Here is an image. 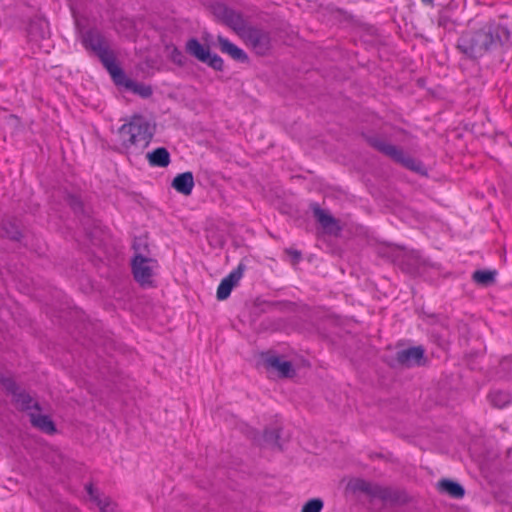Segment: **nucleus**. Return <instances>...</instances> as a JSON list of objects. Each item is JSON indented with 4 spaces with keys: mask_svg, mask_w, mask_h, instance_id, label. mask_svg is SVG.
I'll use <instances>...</instances> for the list:
<instances>
[{
    "mask_svg": "<svg viewBox=\"0 0 512 512\" xmlns=\"http://www.w3.org/2000/svg\"><path fill=\"white\" fill-rule=\"evenodd\" d=\"M511 37L507 27L489 22L477 30L462 32L456 48L467 58L475 60L504 46Z\"/></svg>",
    "mask_w": 512,
    "mask_h": 512,
    "instance_id": "1",
    "label": "nucleus"
},
{
    "mask_svg": "<svg viewBox=\"0 0 512 512\" xmlns=\"http://www.w3.org/2000/svg\"><path fill=\"white\" fill-rule=\"evenodd\" d=\"M118 134L126 151L132 148L142 151L150 144L154 128L144 116L134 115L128 123L118 129Z\"/></svg>",
    "mask_w": 512,
    "mask_h": 512,
    "instance_id": "2",
    "label": "nucleus"
},
{
    "mask_svg": "<svg viewBox=\"0 0 512 512\" xmlns=\"http://www.w3.org/2000/svg\"><path fill=\"white\" fill-rule=\"evenodd\" d=\"M82 45L86 50L92 51L101 61L111 76L121 75V67L116 63L114 52L105 36L97 29H88L81 36Z\"/></svg>",
    "mask_w": 512,
    "mask_h": 512,
    "instance_id": "3",
    "label": "nucleus"
},
{
    "mask_svg": "<svg viewBox=\"0 0 512 512\" xmlns=\"http://www.w3.org/2000/svg\"><path fill=\"white\" fill-rule=\"evenodd\" d=\"M366 141L372 148L389 157L402 167L420 174L425 173V169L421 161L414 159L410 155L406 154L403 149L386 142L381 137L377 135L367 136Z\"/></svg>",
    "mask_w": 512,
    "mask_h": 512,
    "instance_id": "4",
    "label": "nucleus"
},
{
    "mask_svg": "<svg viewBox=\"0 0 512 512\" xmlns=\"http://www.w3.org/2000/svg\"><path fill=\"white\" fill-rule=\"evenodd\" d=\"M135 255L131 260V269L136 282L141 286H151L153 283V270L158 267L156 259L145 256L141 252V244L134 242ZM143 250L148 251L147 244H143Z\"/></svg>",
    "mask_w": 512,
    "mask_h": 512,
    "instance_id": "5",
    "label": "nucleus"
},
{
    "mask_svg": "<svg viewBox=\"0 0 512 512\" xmlns=\"http://www.w3.org/2000/svg\"><path fill=\"white\" fill-rule=\"evenodd\" d=\"M0 385L13 397V403L19 411L27 413L32 412V409L42 411L40 403L35 401L26 390L21 389L13 377L1 375Z\"/></svg>",
    "mask_w": 512,
    "mask_h": 512,
    "instance_id": "6",
    "label": "nucleus"
},
{
    "mask_svg": "<svg viewBox=\"0 0 512 512\" xmlns=\"http://www.w3.org/2000/svg\"><path fill=\"white\" fill-rule=\"evenodd\" d=\"M185 50L189 55L213 70L218 72L224 70L223 59L216 53H212L210 47L203 45L197 38L188 39L185 44Z\"/></svg>",
    "mask_w": 512,
    "mask_h": 512,
    "instance_id": "7",
    "label": "nucleus"
},
{
    "mask_svg": "<svg viewBox=\"0 0 512 512\" xmlns=\"http://www.w3.org/2000/svg\"><path fill=\"white\" fill-rule=\"evenodd\" d=\"M211 12L218 22L240 33L246 27V21L241 12L232 9L225 3L216 2L211 6Z\"/></svg>",
    "mask_w": 512,
    "mask_h": 512,
    "instance_id": "8",
    "label": "nucleus"
},
{
    "mask_svg": "<svg viewBox=\"0 0 512 512\" xmlns=\"http://www.w3.org/2000/svg\"><path fill=\"white\" fill-rule=\"evenodd\" d=\"M242 37L247 46H249L256 55L266 56L272 48L270 33L264 29L257 27H245Z\"/></svg>",
    "mask_w": 512,
    "mask_h": 512,
    "instance_id": "9",
    "label": "nucleus"
},
{
    "mask_svg": "<svg viewBox=\"0 0 512 512\" xmlns=\"http://www.w3.org/2000/svg\"><path fill=\"white\" fill-rule=\"evenodd\" d=\"M394 262L407 274L416 275L420 268L426 265L417 251L401 249L394 256Z\"/></svg>",
    "mask_w": 512,
    "mask_h": 512,
    "instance_id": "10",
    "label": "nucleus"
},
{
    "mask_svg": "<svg viewBox=\"0 0 512 512\" xmlns=\"http://www.w3.org/2000/svg\"><path fill=\"white\" fill-rule=\"evenodd\" d=\"M395 360L399 366L412 368L425 365V349L422 346H414L396 352Z\"/></svg>",
    "mask_w": 512,
    "mask_h": 512,
    "instance_id": "11",
    "label": "nucleus"
},
{
    "mask_svg": "<svg viewBox=\"0 0 512 512\" xmlns=\"http://www.w3.org/2000/svg\"><path fill=\"white\" fill-rule=\"evenodd\" d=\"M245 268L243 263H239L231 273L221 280L216 293V297L219 301L226 300L230 296L232 289L242 278Z\"/></svg>",
    "mask_w": 512,
    "mask_h": 512,
    "instance_id": "12",
    "label": "nucleus"
},
{
    "mask_svg": "<svg viewBox=\"0 0 512 512\" xmlns=\"http://www.w3.org/2000/svg\"><path fill=\"white\" fill-rule=\"evenodd\" d=\"M264 366L269 370H275L282 378H292L296 375V371L290 361L283 360L278 355L265 353L262 355Z\"/></svg>",
    "mask_w": 512,
    "mask_h": 512,
    "instance_id": "13",
    "label": "nucleus"
},
{
    "mask_svg": "<svg viewBox=\"0 0 512 512\" xmlns=\"http://www.w3.org/2000/svg\"><path fill=\"white\" fill-rule=\"evenodd\" d=\"M111 77L116 85L124 86L126 89L132 91L134 94H137L142 98H149L153 94L151 86L129 79L122 68L121 75L119 77L116 75Z\"/></svg>",
    "mask_w": 512,
    "mask_h": 512,
    "instance_id": "14",
    "label": "nucleus"
},
{
    "mask_svg": "<svg viewBox=\"0 0 512 512\" xmlns=\"http://www.w3.org/2000/svg\"><path fill=\"white\" fill-rule=\"evenodd\" d=\"M217 44H218L219 50L223 54H227L228 56H230L234 61L239 62V63H248L249 62V57H248L247 53L243 49L239 48L237 45L232 43L226 37H224L222 35H218L217 36Z\"/></svg>",
    "mask_w": 512,
    "mask_h": 512,
    "instance_id": "15",
    "label": "nucleus"
},
{
    "mask_svg": "<svg viewBox=\"0 0 512 512\" xmlns=\"http://www.w3.org/2000/svg\"><path fill=\"white\" fill-rule=\"evenodd\" d=\"M31 425L39 431L53 435L57 432L56 424L48 415H42L35 412L28 413Z\"/></svg>",
    "mask_w": 512,
    "mask_h": 512,
    "instance_id": "16",
    "label": "nucleus"
},
{
    "mask_svg": "<svg viewBox=\"0 0 512 512\" xmlns=\"http://www.w3.org/2000/svg\"><path fill=\"white\" fill-rule=\"evenodd\" d=\"M376 498L391 504H403L407 501V494L399 489L378 485Z\"/></svg>",
    "mask_w": 512,
    "mask_h": 512,
    "instance_id": "17",
    "label": "nucleus"
},
{
    "mask_svg": "<svg viewBox=\"0 0 512 512\" xmlns=\"http://www.w3.org/2000/svg\"><path fill=\"white\" fill-rule=\"evenodd\" d=\"M64 201L73 210L74 214L80 219L84 226L90 224L92 220L85 210L82 199L78 195L67 193L64 197Z\"/></svg>",
    "mask_w": 512,
    "mask_h": 512,
    "instance_id": "18",
    "label": "nucleus"
},
{
    "mask_svg": "<svg viewBox=\"0 0 512 512\" xmlns=\"http://www.w3.org/2000/svg\"><path fill=\"white\" fill-rule=\"evenodd\" d=\"M171 186L180 194L189 196L194 187V176L191 171L177 174L172 180Z\"/></svg>",
    "mask_w": 512,
    "mask_h": 512,
    "instance_id": "19",
    "label": "nucleus"
},
{
    "mask_svg": "<svg viewBox=\"0 0 512 512\" xmlns=\"http://www.w3.org/2000/svg\"><path fill=\"white\" fill-rule=\"evenodd\" d=\"M2 237L8 238L11 241L20 242L23 238V233L20 225L15 218L7 217L1 220Z\"/></svg>",
    "mask_w": 512,
    "mask_h": 512,
    "instance_id": "20",
    "label": "nucleus"
},
{
    "mask_svg": "<svg viewBox=\"0 0 512 512\" xmlns=\"http://www.w3.org/2000/svg\"><path fill=\"white\" fill-rule=\"evenodd\" d=\"M310 207L315 219L320 223L323 229L328 232H332L333 228L340 230V227L337 225V220L328 212L320 208L317 203H312Z\"/></svg>",
    "mask_w": 512,
    "mask_h": 512,
    "instance_id": "21",
    "label": "nucleus"
},
{
    "mask_svg": "<svg viewBox=\"0 0 512 512\" xmlns=\"http://www.w3.org/2000/svg\"><path fill=\"white\" fill-rule=\"evenodd\" d=\"M146 159L151 167L165 168L171 162L169 151L165 147H157L146 154Z\"/></svg>",
    "mask_w": 512,
    "mask_h": 512,
    "instance_id": "22",
    "label": "nucleus"
},
{
    "mask_svg": "<svg viewBox=\"0 0 512 512\" xmlns=\"http://www.w3.org/2000/svg\"><path fill=\"white\" fill-rule=\"evenodd\" d=\"M437 488L440 493L455 499H460L465 495L464 487L459 482L451 479H441L437 484Z\"/></svg>",
    "mask_w": 512,
    "mask_h": 512,
    "instance_id": "23",
    "label": "nucleus"
},
{
    "mask_svg": "<svg viewBox=\"0 0 512 512\" xmlns=\"http://www.w3.org/2000/svg\"><path fill=\"white\" fill-rule=\"evenodd\" d=\"M347 488L353 493H364L367 496L376 498L378 484H372L364 479L356 478L348 483Z\"/></svg>",
    "mask_w": 512,
    "mask_h": 512,
    "instance_id": "24",
    "label": "nucleus"
},
{
    "mask_svg": "<svg viewBox=\"0 0 512 512\" xmlns=\"http://www.w3.org/2000/svg\"><path fill=\"white\" fill-rule=\"evenodd\" d=\"M279 440L280 429H265L261 440H259V445L282 450V445Z\"/></svg>",
    "mask_w": 512,
    "mask_h": 512,
    "instance_id": "25",
    "label": "nucleus"
},
{
    "mask_svg": "<svg viewBox=\"0 0 512 512\" xmlns=\"http://www.w3.org/2000/svg\"><path fill=\"white\" fill-rule=\"evenodd\" d=\"M490 404L497 409H503L511 403V395L507 391L493 390L488 394Z\"/></svg>",
    "mask_w": 512,
    "mask_h": 512,
    "instance_id": "26",
    "label": "nucleus"
},
{
    "mask_svg": "<svg viewBox=\"0 0 512 512\" xmlns=\"http://www.w3.org/2000/svg\"><path fill=\"white\" fill-rule=\"evenodd\" d=\"M496 271L492 270H476L472 274V280L484 287H488L495 282Z\"/></svg>",
    "mask_w": 512,
    "mask_h": 512,
    "instance_id": "27",
    "label": "nucleus"
},
{
    "mask_svg": "<svg viewBox=\"0 0 512 512\" xmlns=\"http://www.w3.org/2000/svg\"><path fill=\"white\" fill-rule=\"evenodd\" d=\"M324 503L320 498L309 499L301 509V512H321Z\"/></svg>",
    "mask_w": 512,
    "mask_h": 512,
    "instance_id": "28",
    "label": "nucleus"
},
{
    "mask_svg": "<svg viewBox=\"0 0 512 512\" xmlns=\"http://www.w3.org/2000/svg\"><path fill=\"white\" fill-rule=\"evenodd\" d=\"M170 60L174 64H176V65H178L180 67L184 66L185 63H186V58H185L183 52L181 50H179L175 46L173 47V49H172V51L170 53Z\"/></svg>",
    "mask_w": 512,
    "mask_h": 512,
    "instance_id": "29",
    "label": "nucleus"
},
{
    "mask_svg": "<svg viewBox=\"0 0 512 512\" xmlns=\"http://www.w3.org/2000/svg\"><path fill=\"white\" fill-rule=\"evenodd\" d=\"M437 21L439 27H443L449 31L454 29V22L446 13L439 14Z\"/></svg>",
    "mask_w": 512,
    "mask_h": 512,
    "instance_id": "30",
    "label": "nucleus"
},
{
    "mask_svg": "<svg viewBox=\"0 0 512 512\" xmlns=\"http://www.w3.org/2000/svg\"><path fill=\"white\" fill-rule=\"evenodd\" d=\"M284 252L290 256L291 258V264L293 266L297 265L302 260V253L299 250H296L294 248H286Z\"/></svg>",
    "mask_w": 512,
    "mask_h": 512,
    "instance_id": "31",
    "label": "nucleus"
},
{
    "mask_svg": "<svg viewBox=\"0 0 512 512\" xmlns=\"http://www.w3.org/2000/svg\"><path fill=\"white\" fill-rule=\"evenodd\" d=\"M85 489L90 496V499H92L98 493L97 489L94 488L92 483L86 484Z\"/></svg>",
    "mask_w": 512,
    "mask_h": 512,
    "instance_id": "32",
    "label": "nucleus"
},
{
    "mask_svg": "<svg viewBox=\"0 0 512 512\" xmlns=\"http://www.w3.org/2000/svg\"><path fill=\"white\" fill-rule=\"evenodd\" d=\"M101 512H109V502L102 499L101 506H98Z\"/></svg>",
    "mask_w": 512,
    "mask_h": 512,
    "instance_id": "33",
    "label": "nucleus"
},
{
    "mask_svg": "<svg viewBox=\"0 0 512 512\" xmlns=\"http://www.w3.org/2000/svg\"><path fill=\"white\" fill-rule=\"evenodd\" d=\"M91 500L93 502H95L97 504V506H101L102 499H101L99 493H97Z\"/></svg>",
    "mask_w": 512,
    "mask_h": 512,
    "instance_id": "34",
    "label": "nucleus"
},
{
    "mask_svg": "<svg viewBox=\"0 0 512 512\" xmlns=\"http://www.w3.org/2000/svg\"><path fill=\"white\" fill-rule=\"evenodd\" d=\"M9 119H10L11 121H13V122H14V124H15L16 126H18V125H19V123H20L19 118H18L16 115L11 114V115L9 116Z\"/></svg>",
    "mask_w": 512,
    "mask_h": 512,
    "instance_id": "35",
    "label": "nucleus"
},
{
    "mask_svg": "<svg viewBox=\"0 0 512 512\" xmlns=\"http://www.w3.org/2000/svg\"><path fill=\"white\" fill-rule=\"evenodd\" d=\"M63 512H79V511H78V509H77V508H74V507H70V506H68V507H65V508L63 509Z\"/></svg>",
    "mask_w": 512,
    "mask_h": 512,
    "instance_id": "36",
    "label": "nucleus"
},
{
    "mask_svg": "<svg viewBox=\"0 0 512 512\" xmlns=\"http://www.w3.org/2000/svg\"><path fill=\"white\" fill-rule=\"evenodd\" d=\"M424 4L426 5H431L433 4V0H421Z\"/></svg>",
    "mask_w": 512,
    "mask_h": 512,
    "instance_id": "37",
    "label": "nucleus"
}]
</instances>
